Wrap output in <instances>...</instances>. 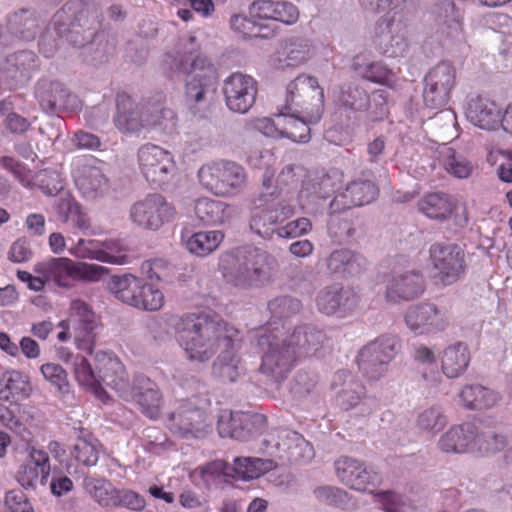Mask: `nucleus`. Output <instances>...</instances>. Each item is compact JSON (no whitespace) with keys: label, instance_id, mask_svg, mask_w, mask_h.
<instances>
[{"label":"nucleus","instance_id":"1","mask_svg":"<svg viewBox=\"0 0 512 512\" xmlns=\"http://www.w3.org/2000/svg\"><path fill=\"white\" fill-rule=\"evenodd\" d=\"M177 340L190 361L206 362L220 353L212 373L224 382H235L244 369L238 351L242 336L226 322L205 315H187L176 326Z\"/></svg>","mask_w":512,"mask_h":512},{"label":"nucleus","instance_id":"2","mask_svg":"<svg viewBox=\"0 0 512 512\" xmlns=\"http://www.w3.org/2000/svg\"><path fill=\"white\" fill-rule=\"evenodd\" d=\"M102 377L106 385L114 389L126 401H135L143 414L151 419L159 415L162 397L157 385L149 378L138 376L131 386L124 371L123 365L115 357L101 354Z\"/></svg>","mask_w":512,"mask_h":512},{"label":"nucleus","instance_id":"3","mask_svg":"<svg viewBox=\"0 0 512 512\" xmlns=\"http://www.w3.org/2000/svg\"><path fill=\"white\" fill-rule=\"evenodd\" d=\"M273 258L254 247L238 248L222 256L220 268L225 280L240 288L258 287L266 283L272 272Z\"/></svg>","mask_w":512,"mask_h":512},{"label":"nucleus","instance_id":"4","mask_svg":"<svg viewBox=\"0 0 512 512\" xmlns=\"http://www.w3.org/2000/svg\"><path fill=\"white\" fill-rule=\"evenodd\" d=\"M252 341L262 353L259 372L273 382H281L290 374L297 360L278 327L269 324L250 333Z\"/></svg>","mask_w":512,"mask_h":512},{"label":"nucleus","instance_id":"5","mask_svg":"<svg viewBox=\"0 0 512 512\" xmlns=\"http://www.w3.org/2000/svg\"><path fill=\"white\" fill-rule=\"evenodd\" d=\"M217 79V69L207 57L199 55L189 64L185 96L194 114L205 116L216 92Z\"/></svg>","mask_w":512,"mask_h":512},{"label":"nucleus","instance_id":"6","mask_svg":"<svg viewBox=\"0 0 512 512\" xmlns=\"http://www.w3.org/2000/svg\"><path fill=\"white\" fill-rule=\"evenodd\" d=\"M282 108L284 113L308 115L310 121H320L324 110V92L318 80L308 74H300L292 80L286 89V98Z\"/></svg>","mask_w":512,"mask_h":512},{"label":"nucleus","instance_id":"7","mask_svg":"<svg viewBox=\"0 0 512 512\" xmlns=\"http://www.w3.org/2000/svg\"><path fill=\"white\" fill-rule=\"evenodd\" d=\"M249 163L254 168L264 170L261 178V198H264V202L277 198L284 189L296 187L300 179L305 175V170L302 166L287 164L275 179L276 169L273 167L275 159L269 150H256L252 152L249 155Z\"/></svg>","mask_w":512,"mask_h":512},{"label":"nucleus","instance_id":"8","mask_svg":"<svg viewBox=\"0 0 512 512\" xmlns=\"http://www.w3.org/2000/svg\"><path fill=\"white\" fill-rule=\"evenodd\" d=\"M197 176L205 189L222 197L238 195L247 183L244 167L232 161L206 163L200 167Z\"/></svg>","mask_w":512,"mask_h":512},{"label":"nucleus","instance_id":"9","mask_svg":"<svg viewBox=\"0 0 512 512\" xmlns=\"http://www.w3.org/2000/svg\"><path fill=\"white\" fill-rule=\"evenodd\" d=\"M34 271L46 281L60 287H70L76 279L98 281L107 269L101 265L76 263L69 258H50L35 265Z\"/></svg>","mask_w":512,"mask_h":512},{"label":"nucleus","instance_id":"10","mask_svg":"<svg viewBox=\"0 0 512 512\" xmlns=\"http://www.w3.org/2000/svg\"><path fill=\"white\" fill-rule=\"evenodd\" d=\"M167 427L172 434L184 439L205 437L212 429L207 411L193 400H183L167 417Z\"/></svg>","mask_w":512,"mask_h":512},{"label":"nucleus","instance_id":"11","mask_svg":"<svg viewBox=\"0 0 512 512\" xmlns=\"http://www.w3.org/2000/svg\"><path fill=\"white\" fill-rule=\"evenodd\" d=\"M399 348L400 342L396 336L383 335L360 350L358 367L369 379L378 380L387 371Z\"/></svg>","mask_w":512,"mask_h":512},{"label":"nucleus","instance_id":"12","mask_svg":"<svg viewBox=\"0 0 512 512\" xmlns=\"http://www.w3.org/2000/svg\"><path fill=\"white\" fill-rule=\"evenodd\" d=\"M434 278L443 285H452L465 274L464 250L454 243H435L430 247Z\"/></svg>","mask_w":512,"mask_h":512},{"label":"nucleus","instance_id":"13","mask_svg":"<svg viewBox=\"0 0 512 512\" xmlns=\"http://www.w3.org/2000/svg\"><path fill=\"white\" fill-rule=\"evenodd\" d=\"M456 68L446 60L431 67L424 76L423 100L427 107L439 109L445 106L456 85Z\"/></svg>","mask_w":512,"mask_h":512},{"label":"nucleus","instance_id":"14","mask_svg":"<svg viewBox=\"0 0 512 512\" xmlns=\"http://www.w3.org/2000/svg\"><path fill=\"white\" fill-rule=\"evenodd\" d=\"M129 218L139 228L155 231L165 222L173 221L176 210L164 196L154 193L135 202L130 207Z\"/></svg>","mask_w":512,"mask_h":512},{"label":"nucleus","instance_id":"15","mask_svg":"<svg viewBox=\"0 0 512 512\" xmlns=\"http://www.w3.org/2000/svg\"><path fill=\"white\" fill-rule=\"evenodd\" d=\"M137 159L145 179L156 186L167 183L176 170L171 152L155 144L142 145L138 149Z\"/></svg>","mask_w":512,"mask_h":512},{"label":"nucleus","instance_id":"16","mask_svg":"<svg viewBox=\"0 0 512 512\" xmlns=\"http://www.w3.org/2000/svg\"><path fill=\"white\" fill-rule=\"evenodd\" d=\"M335 472L344 485L357 491H365L381 482V475L373 467L360 460L342 456L334 463Z\"/></svg>","mask_w":512,"mask_h":512},{"label":"nucleus","instance_id":"17","mask_svg":"<svg viewBox=\"0 0 512 512\" xmlns=\"http://www.w3.org/2000/svg\"><path fill=\"white\" fill-rule=\"evenodd\" d=\"M223 93L231 111L245 114L255 103L257 82L249 75L236 72L225 79Z\"/></svg>","mask_w":512,"mask_h":512},{"label":"nucleus","instance_id":"18","mask_svg":"<svg viewBox=\"0 0 512 512\" xmlns=\"http://www.w3.org/2000/svg\"><path fill=\"white\" fill-rule=\"evenodd\" d=\"M28 460L21 464L16 472V481L25 490H37L45 486L50 476L51 465L48 452L42 448L29 446Z\"/></svg>","mask_w":512,"mask_h":512},{"label":"nucleus","instance_id":"19","mask_svg":"<svg viewBox=\"0 0 512 512\" xmlns=\"http://www.w3.org/2000/svg\"><path fill=\"white\" fill-rule=\"evenodd\" d=\"M359 295L350 287L333 284L321 289L316 296L317 310L327 316L345 317L359 304Z\"/></svg>","mask_w":512,"mask_h":512},{"label":"nucleus","instance_id":"20","mask_svg":"<svg viewBox=\"0 0 512 512\" xmlns=\"http://www.w3.org/2000/svg\"><path fill=\"white\" fill-rule=\"evenodd\" d=\"M449 320L447 312L433 303L412 305L405 314L407 327L416 334L443 331L448 326Z\"/></svg>","mask_w":512,"mask_h":512},{"label":"nucleus","instance_id":"21","mask_svg":"<svg viewBox=\"0 0 512 512\" xmlns=\"http://www.w3.org/2000/svg\"><path fill=\"white\" fill-rule=\"evenodd\" d=\"M276 466L277 464L272 459L246 457L235 458L233 465L223 460H216L207 466L206 471L225 477L237 475L244 480H253L273 470Z\"/></svg>","mask_w":512,"mask_h":512},{"label":"nucleus","instance_id":"22","mask_svg":"<svg viewBox=\"0 0 512 512\" xmlns=\"http://www.w3.org/2000/svg\"><path fill=\"white\" fill-rule=\"evenodd\" d=\"M68 322L72 324L76 331L75 341L77 347L92 353L97 319L90 306L80 299L73 300L70 304V318Z\"/></svg>","mask_w":512,"mask_h":512},{"label":"nucleus","instance_id":"23","mask_svg":"<svg viewBox=\"0 0 512 512\" xmlns=\"http://www.w3.org/2000/svg\"><path fill=\"white\" fill-rule=\"evenodd\" d=\"M35 97L46 113L71 109L77 101L64 84L49 79H40L35 86Z\"/></svg>","mask_w":512,"mask_h":512},{"label":"nucleus","instance_id":"24","mask_svg":"<svg viewBox=\"0 0 512 512\" xmlns=\"http://www.w3.org/2000/svg\"><path fill=\"white\" fill-rule=\"evenodd\" d=\"M283 338L298 360L316 355L322 348L326 335L312 324H301Z\"/></svg>","mask_w":512,"mask_h":512},{"label":"nucleus","instance_id":"25","mask_svg":"<svg viewBox=\"0 0 512 512\" xmlns=\"http://www.w3.org/2000/svg\"><path fill=\"white\" fill-rule=\"evenodd\" d=\"M115 127L123 134H138L145 128V106L140 107L126 93L116 97Z\"/></svg>","mask_w":512,"mask_h":512},{"label":"nucleus","instance_id":"26","mask_svg":"<svg viewBox=\"0 0 512 512\" xmlns=\"http://www.w3.org/2000/svg\"><path fill=\"white\" fill-rule=\"evenodd\" d=\"M335 190V182L329 174L309 177L302 182L298 195L299 203L303 208L316 212Z\"/></svg>","mask_w":512,"mask_h":512},{"label":"nucleus","instance_id":"27","mask_svg":"<svg viewBox=\"0 0 512 512\" xmlns=\"http://www.w3.org/2000/svg\"><path fill=\"white\" fill-rule=\"evenodd\" d=\"M314 53L311 40L300 36L290 37L285 40L282 50L273 57L272 64L280 70L298 67L311 59Z\"/></svg>","mask_w":512,"mask_h":512},{"label":"nucleus","instance_id":"28","mask_svg":"<svg viewBox=\"0 0 512 512\" xmlns=\"http://www.w3.org/2000/svg\"><path fill=\"white\" fill-rule=\"evenodd\" d=\"M424 291V279L416 270L396 273L390 281L386 298L392 302L411 300L418 297Z\"/></svg>","mask_w":512,"mask_h":512},{"label":"nucleus","instance_id":"29","mask_svg":"<svg viewBox=\"0 0 512 512\" xmlns=\"http://www.w3.org/2000/svg\"><path fill=\"white\" fill-rule=\"evenodd\" d=\"M248 12L259 20H274L285 24L296 22L299 16L296 6L286 1L255 0L249 6Z\"/></svg>","mask_w":512,"mask_h":512},{"label":"nucleus","instance_id":"30","mask_svg":"<svg viewBox=\"0 0 512 512\" xmlns=\"http://www.w3.org/2000/svg\"><path fill=\"white\" fill-rule=\"evenodd\" d=\"M377 195L378 188L373 181L362 178L355 179L347 185L343 194L334 197L330 202L329 209H331L333 213L338 212L340 210L339 202L341 199L349 200L344 203V207L369 204L376 199Z\"/></svg>","mask_w":512,"mask_h":512},{"label":"nucleus","instance_id":"31","mask_svg":"<svg viewBox=\"0 0 512 512\" xmlns=\"http://www.w3.org/2000/svg\"><path fill=\"white\" fill-rule=\"evenodd\" d=\"M101 354H105L109 357H113L111 354L106 352H97L95 356L96 360V368L97 372H95L92 368L88 360L80 355L75 356L73 366H74V374L78 383L82 386L88 387L98 398L104 400V396H106V392L101 387L102 384H105L103 380V373L101 372V367H103L104 361L101 362L99 357Z\"/></svg>","mask_w":512,"mask_h":512},{"label":"nucleus","instance_id":"32","mask_svg":"<svg viewBox=\"0 0 512 512\" xmlns=\"http://www.w3.org/2000/svg\"><path fill=\"white\" fill-rule=\"evenodd\" d=\"M37 57L32 51H19L6 57L0 70L7 80L22 83L37 69Z\"/></svg>","mask_w":512,"mask_h":512},{"label":"nucleus","instance_id":"33","mask_svg":"<svg viewBox=\"0 0 512 512\" xmlns=\"http://www.w3.org/2000/svg\"><path fill=\"white\" fill-rule=\"evenodd\" d=\"M467 119L481 129L493 130L501 124V110L492 101L477 97L471 99L466 109Z\"/></svg>","mask_w":512,"mask_h":512},{"label":"nucleus","instance_id":"34","mask_svg":"<svg viewBox=\"0 0 512 512\" xmlns=\"http://www.w3.org/2000/svg\"><path fill=\"white\" fill-rule=\"evenodd\" d=\"M327 270L331 274L355 276L367 267V260L361 254L350 249L334 250L326 260Z\"/></svg>","mask_w":512,"mask_h":512},{"label":"nucleus","instance_id":"35","mask_svg":"<svg viewBox=\"0 0 512 512\" xmlns=\"http://www.w3.org/2000/svg\"><path fill=\"white\" fill-rule=\"evenodd\" d=\"M75 183L84 197L94 199L107 187V178L99 167L83 163L74 170Z\"/></svg>","mask_w":512,"mask_h":512},{"label":"nucleus","instance_id":"36","mask_svg":"<svg viewBox=\"0 0 512 512\" xmlns=\"http://www.w3.org/2000/svg\"><path fill=\"white\" fill-rule=\"evenodd\" d=\"M473 439L471 424L455 425L441 435L437 446L443 453L463 454L472 451Z\"/></svg>","mask_w":512,"mask_h":512},{"label":"nucleus","instance_id":"37","mask_svg":"<svg viewBox=\"0 0 512 512\" xmlns=\"http://www.w3.org/2000/svg\"><path fill=\"white\" fill-rule=\"evenodd\" d=\"M337 391V402L345 410L355 407L365 394L364 386L345 370L334 375L332 383Z\"/></svg>","mask_w":512,"mask_h":512},{"label":"nucleus","instance_id":"38","mask_svg":"<svg viewBox=\"0 0 512 512\" xmlns=\"http://www.w3.org/2000/svg\"><path fill=\"white\" fill-rule=\"evenodd\" d=\"M471 354L467 344L455 342L448 345L441 355V369L448 378L461 376L468 368Z\"/></svg>","mask_w":512,"mask_h":512},{"label":"nucleus","instance_id":"39","mask_svg":"<svg viewBox=\"0 0 512 512\" xmlns=\"http://www.w3.org/2000/svg\"><path fill=\"white\" fill-rule=\"evenodd\" d=\"M399 26L388 14L382 16L375 26V33L378 37L390 35V40L385 44V53L390 57L403 56L407 50V41Z\"/></svg>","mask_w":512,"mask_h":512},{"label":"nucleus","instance_id":"40","mask_svg":"<svg viewBox=\"0 0 512 512\" xmlns=\"http://www.w3.org/2000/svg\"><path fill=\"white\" fill-rule=\"evenodd\" d=\"M195 214L205 224L217 225L228 221L233 214V207L225 202L210 198H200L195 202Z\"/></svg>","mask_w":512,"mask_h":512},{"label":"nucleus","instance_id":"41","mask_svg":"<svg viewBox=\"0 0 512 512\" xmlns=\"http://www.w3.org/2000/svg\"><path fill=\"white\" fill-rule=\"evenodd\" d=\"M460 402L469 409H490L501 399L500 394L482 385H467L459 394Z\"/></svg>","mask_w":512,"mask_h":512},{"label":"nucleus","instance_id":"42","mask_svg":"<svg viewBox=\"0 0 512 512\" xmlns=\"http://www.w3.org/2000/svg\"><path fill=\"white\" fill-rule=\"evenodd\" d=\"M335 104L345 112H362L369 105V94L359 84H344L335 95Z\"/></svg>","mask_w":512,"mask_h":512},{"label":"nucleus","instance_id":"43","mask_svg":"<svg viewBox=\"0 0 512 512\" xmlns=\"http://www.w3.org/2000/svg\"><path fill=\"white\" fill-rule=\"evenodd\" d=\"M7 26L12 34L30 41L39 31V20L33 10L20 9L8 16Z\"/></svg>","mask_w":512,"mask_h":512},{"label":"nucleus","instance_id":"44","mask_svg":"<svg viewBox=\"0 0 512 512\" xmlns=\"http://www.w3.org/2000/svg\"><path fill=\"white\" fill-rule=\"evenodd\" d=\"M142 282L143 279L132 274L115 275L110 278L108 287L118 300L133 307L142 288Z\"/></svg>","mask_w":512,"mask_h":512},{"label":"nucleus","instance_id":"45","mask_svg":"<svg viewBox=\"0 0 512 512\" xmlns=\"http://www.w3.org/2000/svg\"><path fill=\"white\" fill-rule=\"evenodd\" d=\"M66 7L58 11L53 17L54 33L59 36L60 40H66L74 47H84L85 50L91 51L94 44L86 45L87 39L81 34L79 25L72 24L70 27V24L67 23Z\"/></svg>","mask_w":512,"mask_h":512},{"label":"nucleus","instance_id":"46","mask_svg":"<svg viewBox=\"0 0 512 512\" xmlns=\"http://www.w3.org/2000/svg\"><path fill=\"white\" fill-rule=\"evenodd\" d=\"M283 129H281L282 137L289 138L295 142L306 143L311 137L310 126L319 121H310L309 116L299 113V115H291L283 113Z\"/></svg>","mask_w":512,"mask_h":512},{"label":"nucleus","instance_id":"47","mask_svg":"<svg viewBox=\"0 0 512 512\" xmlns=\"http://www.w3.org/2000/svg\"><path fill=\"white\" fill-rule=\"evenodd\" d=\"M70 457L83 466H95L99 460L98 441L89 433L78 436L70 451Z\"/></svg>","mask_w":512,"mask_h":512},{"label":"nucleus","instance_id":"48","mask_svg":"<svg viewBox=\"0 0 512 512\" xmlns=\"http://www.w3.org/2000/svg\"><path fill=\"white\" fill-rule=\"evenodd\" d=\"M418 209L428 218L443 221L452 212V203L444 193H430L418 202Z\"/></svg>","mask_w":512,"mask_h":512},{"label":"nucleus","instance_id":"49","mask_svg":"<svg viewBox=\"0 0 512 512\" xmlns=\"http://www.w3.org/2000/svg\"><path fill=\"white\" fill-rule=\"evenodd\" d=\"M223 239L224 234L219 230L200 231L188 238L186 248L196 256L205 257L215 251Z\"/></svg>","mask_w":512,"mask_h":512},{"label":"nucleus","instance_id":"50","mask_svg":"<svg viewBox=\"0 0 512 512\" xmlns=\"http://www.w3.org/2000/svg\"><path fill=\"white\" fill-rule=\"evenodd\" d=\"M153 127L165 134L175 132L177 127V116L170 108L160 105L145 106V128Z\"/></svg>","mask_w":512,"mask_h":512},{"label":"nucleus","instance_id":"51","mask_svg":"<svg viewBox=\"0 0 512 512\" xmlns=\"http://www.w3.org/2000/svg\"><path fill=\"white\" fill-rule=\"evenodd\" d=\"M29 382L27 376L19 371L5 372L0 379V399L14 400L19 396H28Z\"/></svg>","mask_w":512,"mask_h":512},{"label":"nucleus","instance_id":"52","mask_svg":"<svg viewBox=\"0 0 512 512\" xmlns=\"http://www.w3.org/2000/svg\"><path fill=\"white\" fill-rule=\"evenodd\" d=\"M447 422V417L442 408L438 405H434L418 413L416 427L422 433L434 436L446 426Z\"/></svg>","mask_w":512,"mask_h":512},{"label":"nucleus","instance_id":"53","mask_svg":"<svg viewBox=\"0 0 512 512\" xmlns=\"http://www.w3.org/2000/svg\"><path fill=\"white\" fill-rule=\"evenodd\" d=\"M506 446L507 440L504 435L497 434L493 431L478 433L474 429V439L471 452H478L482 456H489L500 452Z\"/></svg>","mask_w":512,"mask_h":512},{"label":"nucleus","instance_id":"54","mask_svg":"<svg viewBox=\"0 0 512 512\" xmlns=\"http://www.w3.org/2000/svg\"><path fill=\"white\" fill-rule=\"evenodd\" d=\"M69 253L80 259L97 260L100 262H121L120 259L109 256L100 250V241L79 239L69 248Z\"/></svg>","mask_w":512,"mask_h":512},{"label":"nucleus","instance_id":"55","mask_svg":"<svg viewBox=\"0 0 512 512\" xmlns=\"http://www.w3.org/2000/svg\"><path fill=\"white\" fill-rule=\"evenodd\" d=\"M440 160L445 170L457 178H467L472 172L471 163L463 156L457 155L455 150L444 145L440 151Z\"/></svg>","mask_w":512,"mask_h":512},{"label":"nucleus","instance_id":"56","mask_svg":"<svg viewBox=\"0 0 512 512\" xmlns=\"http://www.w3.org/2000/svg\"><path fill=\"white\" fill-rule=\"evenodd\" d=\"M164 299L162 291L143 280L133 307L143 311H158L164 305Z\"/></svg>","mask_w":512,"mask_h":512},{"label":"nucleus","instance_id":"57","mask_svg":"<svg viewBox=\"0 0 512 512\" xmlns=\"http://www.w3.org/2000/svg\"><path fill=\"white\" fill-rule=\"evenodd\" d=\"M84 487L101 506L107 507L114 504L116 490L109 481L86 478Z\"/></svg>","mask_w":512,"mask_h":512},{"label":"nucleus","instance_id":"58","mask_svg":"<svg viewBox=\"0 0 512 512\" xmlns=\"http://www.w3.org/2000/svg\"><path fill=\"white\" fill-rule=\"evenodd\" d=\"M281 221L278 209H266L253 216L250 226L258 235L269 237L276 232L273 226Z\"/></svg>","mask_w":512,"mask_h":512},{"label":"nucleus","instance_id":"59","mask_svg":"<svg viewBox=\"0 0 512 512\" xmlns=\"http://www.w3.org/2000/svg\"><path fill=\"white\" fill-rule=\"evenodd\" d=\"M231 28L242 37H259L262 36L261 31L264 28L258 17L238 14L231 17Z\"/></svg>","mask_w":512,"mask_h":512},{"label":"nucleus","instance_id":"60","mask_svg":"<svg viewBox=\"0 0 512 512\" xmlns=\"http://www.w3.org/2000/svg\"><path fill=\"white\" fill-rule=\"evenodd\" d=\"M40 370L45 380H47L57 392L62 395L69 393L70 384L67 373L61 365L46 363L41 366Z\"/></svg>","mask_w":512,"mask_h":512},{"label":"nucleus","instance_id":"61","mask_svg":"<svg viewBox=\"0 0 512 512\" xmlns=\"http://www.w3.org/2000/svg\"><path fill=\"white\" fill-rule=\"evenodd\" d=\"M301 302L290 296H281L268 303V309L275 318H287L300 312Z\"/></svg>","mask_w":512,"mask_h":512},{"label":"nucleus","instance_id":"62","mask_svg":"<svg viewBox=\"0 0 512 512\" xmlns=\"http://www.w3.org/2000/svg\"><path fill=\"white\" fill-rule=\"evenodd\" d=\"M315 499L322 504L339 506L347 502L348 494L339 487L331 485H320L314 488Z\"/></svg>","mask_w":512,"mask_h":512},{"label":"nucleus","instance_id":"63","mask_svg":"<svg viewBox=\"0 0 512 512\" xmlns=\"http://www.w3.org/2000/svg\"><path fill=\"white\" fill-rule=\"evenodd\" d=\"M370 121H378L384 119L388 114L387 92L385 90H376L369 95V105L363 109Z\"/></svg>","mask_w":512,"mask_h":512},{"label":"nucleus","instance_id":"64","mask_svg":"<svg viewBox=\"0 0 512 512\" xmlns=\"http://www.w3.org/2000/svg\"><path fill=\"white\" fill-rule=\"evenodd\" d=\"M37 182L40 189L49 196L61 194L64 189V179L60 173L54 170H44L37 175Z\"/></svg>","mask_w":512,"mask_h":512}]
</instances>
